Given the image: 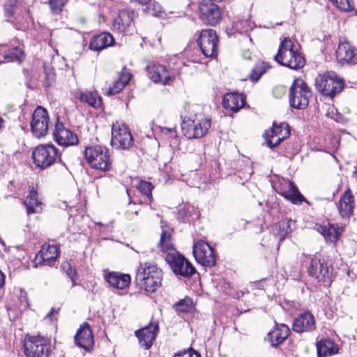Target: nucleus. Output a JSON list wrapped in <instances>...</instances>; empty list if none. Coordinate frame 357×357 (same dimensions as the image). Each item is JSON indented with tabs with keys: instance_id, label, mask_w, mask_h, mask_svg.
Masks as SVG:
<instances>
[{
	"instance_id": "nucleus-1",
	"label": "nucleus",
	"mask_w": 357,
	"mask_h": 357,
	"mask_svg": "<svg viewBox=\"0 0 357 357\" xmlns=\"http://www.w3.org/2000/svg\"><path fill=\"white\" fill-rule=\"evenodd\" d=\"M170 238V234L163 230L158 243L161 252L166 253L165 257L166 262L176 275L184 278L192 277L196 272L195 268L183 255L174 248Z\"/></svg>"
},
{
	"instance_id": "nucleus-2",
	"label": "nucleus",
	"mask_w": 357,
	"mask_h": 357,
	"mask_svg": "<svg viewBox=\"0 0 357 357\" xmlns=\"http://www.w3.org/2000/svg\"><path fill=\"white\" fill-rule=\"evenodd\" d=\"M6 21L15 29L26 31L32 22L29 6L23 0H6L3 6Z\"/></svg>"
},
{
	"instance_id": "nucleus-3",
	"label": "nucleus",
	"mask_w": 357,
	"mask_h": 357,
	"mask_svg": "<svg viewBox=\"0 0 357 357\" xmlns=\"http://www.w3.org/2000/svg\"><path fill=\"white\" fill-rule=\"evenodd\" d=\"M162 270L153 262L140 263L135 275V283L141 289L153 293L161 285Z\"/></svg>"
},
{
	"instance_id": "nucleus-4",
	"label": "nucleus",
	"mask_w": 357,
	"mask_h": 357,
	"mask_svg": "<svg viewBox=\"0 0 357 357\" xmlns=\"http://www.w3.org/2000/svg\"><path fill=\"white\" fill-rule=\"evenodd\" d=\"M274 60L280 66L293 70L302 68L305 64L303 55L297 50H294L293 42L288 38H284L280 43L278 53L274 56Z\"/></svg>"
},
{
	"instance_id": "nucleus-5",
	"label": "nucleus",
	"mask_w": 357,
	"mask_h": 357,
	"mask_svg": "<svg viewBox=\"0 0 357 357\" xmlns=\"http://www.w3.org/2000/svg\"><path fill=\"white\" fill-rule=\"evenodd\" d=\"M84 156L90 167L102 172L112 169L113 160L109 149L99 144L85 147Z\"/></svg>"
},
{
	"instance_id": "nucleus-6",
	"label": "nucleus",
	"mask_w": 357,
	"mask_h": 357,
	"mask_svg": "<svg viewBox=\"0 0 357 357\" xmlns=\"http://www.w3.org/2000/svg\"><path fill=\"white\" fill-rule=\"evenodd\" d=\"M22 349L25 357H50L52 353L50 340L40 335L26 334Z\"/></svg>"
},
{
	"instance_id": "nucleus-7",
	"label": "nucleus",
	"mask_w": 357,
	"mask_h": 357,
	"mask_svg": "<svg viewBox=\"0 0 357 357\" xmlns=\"http://www.w3.org/2000/svg\"><path fill=\"white\" fill-rule=\"evenodd\" d=\"M317 91L325 96L333 98L344 87V80L333 71L319 75L315 79Z\"/></svg>"
},
{
	"instance_id": "nucleus-8",
	"label": "nucleus",
	"mask_w": 357,
	"mask_h": 357,
	"mask_svg": "<svg viewBox=\"0 0 357 357\" xmlns=\"http://www.w3.org/2000/svg\"><path fill=\"white\" fill-rule=\"evenodd\" d=\"M211 119H207L202 113L195 114L193 118L184 119L181 124L182 131L189 139H197L204 137L211 128Z\"/></svg>"
},
{
	"instance_id": "nucleus-9",
	"label": "nucleus",
	"mask_w": 357,
	"mask_h": 357,
	"mask_svg": "<svg viewBox=\"0 0 357 357\" xmlns=\"http://www.w3.org/2000/svg\"><path fill=\"white\" fill-rule=\"evenodd\" d=\"M34 165L45 169L55 162H61V153L52 144H40L36 146L32 152Z\"/></svg>"
},
{
	"instance_id": "nucleus-10",
	"label": "nucleus",
	"mask_w": 357,
	"mask_h": 357,
	"mask_svg": "<svg viewBox=\"0 0 357 357\" xmlns=\"http://www.w3.org/2000/svg\"><path fill=\"white\" fill-rule=\"evenodd\" d=\"M312 92L307 83L302 79H295L289 89V102L291 107L304 109L309 104Z\"/></svg>"
},
{
	"instance_id": "nucleus-11",
	"label": "nucleus",
	"mask_w": 357,
	"mask_h": 357,
	"mask_svg": "<svg viewBox=\"0 0 357 357\" xmlns=\"http://www.w3.org/2000/svg\"><path fill=\"white\" fill-rule=\"evenodd\" d=\"M333 268L329 265L324 259L317 257L312 258L307 268L308 274L317 279L319 282L329 286L332 282Z\"/></svg>"
},
{
	"instance_id": "nucleus-12",
	"label": "nucleus",
	"mask_w": 357,
	"mask_h": 357,
	"mask_svg": "<svg viewBox=\"0 0 357 357\" xmlns=\"http://www.w3.org/2000/svg\"><path fill=\"white\" fill-rule=\"evenodd\" d=\"M199 17L202 22L215 26L222 18L223 9L211 0H202L199 5Z\"/></svg>"
},
{
	"instance_id": "nucleus-13",
	"label": "nucleus",
	"mask_w": 357,
	"mask_h": 357,
	"mask_svg": "<svg viewBox=\"0 0 357 357\" xmlns=\"http://www.w3.org/2000/svg\"><path fill=\"white\" fill-rule=\"evenodd\" d=\"M111 145L116 149L129 150L134 139L130 129L125 124L116 123L112 127Z\"/></svg>"
},
{
	"instance_id": "nucleus-14",
	"label": "nucleus",
	"mask_w": 357,
	"mask_h": 357,
	"mask_svg": "<svg viewBox=\"0 0 357 357\" xmlns=\"http://www.w3.org/2000/svg\"><path fill=\"white\" fill-rule=\"evenodd\" d=\"M197 44L206 57H215L218 52V37L212 29H203L197 40Z\"/></svg>"
},
{
	"instance_id": "nucleus-15",
	"label": "nucleus",
	"mask_w": 357,
	"mask_h": 357,
	"mask_svg": "<svg viewBox=\"0 0 357 357\" xmlns=\"http://www.w3.org/2000/svg\"><path fill=\"white\" fill-rule=\"evenodd\" d=\"M50 116L47 110L42 106H37L30 123L31 130L34 137L40 138L48 132Z\"/></svg>"
},
{
	"instance_id": "nucleus-16",
	"label": "nucleus",
	"mask_w": 357,
	"mask_h": 357,
	"mask_svg": "<svg viewBox=\"0 0 357 357\" xmlns=\"http://www.w3.org/2000/svg\"><path fill=\"white\" fill-rule=\"evenodd\" d=\"M290 135V127L288 123L283 122L278 124L273 123L272 128L264 132L267 145L271 149L278 146L284 139Z\"/></svg>"
},
{
	"instance_id": "nucleus-17",
	"label": "nucleus",
	"mask_w": 357,
	"mask_h": 357,
	"mask_svg": "<svg viewBox=\"0 0 357 357\" xmlns=\"http://www.w3.org/2000/svg\"><path fill=\"white\" fill-rule=\"evenodd\" d=\"M193 255L197 263L203 266L211 268L215 265V250L208 243H196L193 246Z\"/></svg>"
},
{
	"instance_id": "nucleus-18",
	"label": "nucleus",
	"mask_w": 357,
	"mask_h": 357,
	"mask_svg": "<svg viewBox=\"0 0 357 357\" xmlns=\"http://www.w3.org/2000/svg\"><path fill=\"white\" fill-rule=\"evenodd\" d=\"M158 331V321H151L149 325L135 331V335L138 339L140 347L145 350L149 349L155 340Z\"/></svg>"
},
{
	"instance_id": "nucleus-19",
	"label": "nucleus",
	"mask_w": 357,
	"mask_h": 357,
	"mask_svg": "<svg viewBox=\"0 0 357 357\" xmlns=\"http://www.w3.org/2000/svg\"><path fill=\"white\" fill-rule=\"evenodd\" d=\"M53 135L54 140L61 146H72L77 144L79 142L77 135L66 128L63 123L59 121V117H57V122L54 125Z\"/></svg>"
},
{
	"instance_id": "nucleus-20",
	"label": "nucleus",
	"mask_w": 357,
	"mask_h": 357,
	"mask_svg": "<svg viewBox=\"0 0 357 357\" xmlns=\"http://www.w3.org/2000/svg\"><path fill=\"white\" fill-rule=\"evenodd\" d=\"M276 192L294 204H300L305 199L295 184L290 181L280 182L275 188Z\"/></svg>"
},
{
	"instance_id": "nucleus-21",
	"label": "nucleus",
	"mask_w": 357,
	"mask_h": 357,
	"mask_svg": "<svg viewBox=\"0 0 357 357\" xmlns=\"http://www.w3.org/2000/svg\"><path fill=\"white\" fill-rule=\"evenodd\" d=\"M316 329L314 315L308 310L298 314L293 321L292 330L295 333H309Z\"/></svg>"
},
{
	"instance_id": "nucleus-22",
	"label": "nucleus",
	"mask_w": 357,
	"mask_h": 357,
	"mask_svg": "<svg viewBox=\"0 0 357 357\" xmlns=\"http://www.w3.org/2000/svg\"><path fill=\"white\" fill-rule=\"evenodd\" d=\"M59 255V248L56 245L44 243L34 258V263L36 265L52 264L56 261Z\"/></svg>"
},
{
	"instance_id": "nucleus-23",
	"label": "nucleus",
	"mask_w": 357,
	"mask_h": 357,
	"mask_svg": "<svg viewBox=\"0 0 357 357\" xmlns=\"http://www.w3.org/2000/svg\"><path fill=\"white\" fill-rule=\"evenodd\" d=\"M74 339L76 345L86 351H90L94 345V337L90 324L84 322L77 330Z\"/></svg>"
},
{
	"instance_id": "nucleus-24",
	"label": "nucleus",
	"mask_w": 357,
	"mask_h": 357,
	"mask_svg": "<svg viewBox=\"0 0 357 357\" xmlns=\"http://www.w3.org/2000/svg\"><path fill=\"white\" fill-rule=\"evenodd\" d=\"M149 77L155 83L167 85L173 81L174 76L170 75L167 68L158 63H153L146 67Z\"/></svg>"
},
{
	"instance_id": "nucleus-25",
	"label": "nucleus",
	"mask_w": 357,
	"mask_h": 357,
	"mask_svg": "<svg viewBox=\"0 0 357 357\" xmlns=\"http://www.w3.org/2000/svg\"><path fill=\"white\" fill-rule=\"evenodd\" d=\"M136 17H137V13L133 9L127 8L120 10L113 23L114 30L119 33L128 32L133 20Z\"/></svg>"
},
{
	"instance_id": "nucleus-26",
	"label": "nucleus",
	"mask_w": 357,
	"mask_h": 357,
	"mask_svg": "<svg viewBox=\"0 0 357 357\" xmlns=\"http://www.w3.org/2000/svg\"><path fill=\"white\" fill-rule=\"evenodd\" d=\"M336 59L341 65L354 64L357 62L355 49L347 42H340L336 50Z\"/></svg>"
},
{
	"instance_id": "nucleus-27",
	"label": "nucleus",
	"mask_w": 357,
	"mask_h": 357,
	"mask_svg": "<svg viewBox=\"0 0 357 357\" xmlns=\"http://www.w3.org/2000/svg\"><path fill=\"white\" fill-rule=\"evenodd\" d=\"M289 326L284 324H277L274 328L267 334L268 340L273 347H277L282 344L290 335Z\"/></svg>"
},
{
	"instance_id": "nucleus-28",
	"label": "nucleus",
	"mask_w": 357,
	"mask_h": 357,
	"mask_svg": "<svg viewBox=\"0 0 357 357\" xmlns=\"http://www.w3.org/2000/svg\"><path fill=\"white\" fill-rule=\"evenodd\" d=\"M339 213L343 218H349L354 213V197L350 189L341 195L338 202Z\"/></svg>"
},
{
	"instance_id": "nucleus-29",
	"label": "nucleus",
	"mask_w": 357,
	"mask_h": 357,
	"mask_svg": "<svg viewBox=\"0 0 357 357\" xmlns=\"http://www.w3.org/2000/svg\"><path fill=\"white\" fill-rule=\"evenodd\" d=\"M105 279L111 287L119 289L127 288L131 282L129 274L119 272L107 273L105 275Z\"/></svg>"
},
{
	"instance_id": "nucleus-30",
	"label": "nucleus",
	"mask_w": 357,
	"mask_h": 357,
	"mask_svg": "<svg viewBox=\"0 0 357 357\" xmlns=\"http://www.w3.org/2000/svg\"><path fill=\"white\" fill-rule=\"evenodd\" d=\"M315 229L320 233L327 242L336 243L340 235V227L329 222L316 224Z\"/></svg>"
},
{
	"instance_id": "nucleus-31",
	"label": "nucleus",
	"mask_w": 357,
	"mask_h": 357,
	"mask_svg": "<svg viewBox=\"0 0 357 357\" xmlns=\"http://www.w3.org/2000/svg\"><path fill=\"white\" fill-rule=\"evenodd\" d=\"M245 99L242 94L238 93H227L222 98V105L226 109L234 112H238L243 107Z\"/></svg>"
},
{
	"instance_id": "nucleus-32",
	"label": "nucleus",
	"mask_w": 357,
	"mask_h": 357,
	"mask_svg": "<svg viewBox=\"0 0 357 357\" xmlns=\"http://www.w3.org/2000/svg\"><path fill=\"white\" fill-rule=\"evenodd\" d=\"M132 75L126 66H123L120 72L118 78L114 82L112 86L108 89L106 93L108 96H112L121 92L123 89L128 84Z\"/></svg>"
},
{
	"instance_id": "nucleus-33",
	"label": "nucleus",
	"mask_w": 357,
	"mask_h": 357,
	"mask_svg": "<svg viewBox=\"0 0 357 357\" xmlns=\"http://www.w3.org/2000/svg\"><path fill=\"white\" fill-rule=\"evenodd\" d=\"M317 357H329L337 354L338 345L330 338H323L316 343Z\"/></svg>"
},
{
	"instance_id": "nucleus-34",
	"label": "nucleus",
	"mask_w": 357,
	"mask_h": 357,
	"mask_svg": "<svg viewBox=\"0 0 357 357\" xmlns=\"http://www.w3.org/2000/svg\"><path fill=\"white\" fill-rule=\"evenodd\" d=\"M114 39L112 34L107 32L101 33L93 37L89 43V48L94 51H100L113 45Z\"/></svg>"
},
{
	"instance_id": "nucleus-35",
	"label": "nucleus",
	"mask_w": 357,
	"mask_h": 357,
	"mask_svg": "<svg viewBox=\"0 0 357 357\" xmlns=\"http://www.w3.org/2000/svg\"><path fill=\"white\" fill-rule=\"evenodd\" d=\"M22 204L26 206V213L28 215L38 213L41 211V202L38 197V192L33 188L30 190L29 195L22 201Z\"/></svg>"
},
{
	"instance_id": "nucleus-36",
	"label": "nucleus",
	"mask_w": 357,
	"mask_h": 357,
	"mask_svg": "<svg viewBox=\"0 0 357 357\" xmlns=\"http://www.w3.org/2000/svg\"><path fill=\"white\" fill-rule=\"evenodd\" d=\"M76 97L79 98L80 101L87 103L89 106L95 109L100 108L102 105V98L96 91H79L77 93Z\"/></svg>"
},
{
	"instance_id": "nucleus-37",
	"label": "nucleus",
	"mask_w": 357,
	"mask_h": 357,
	"mask_svg": "<svg viewBox=\"0 0 357 357\" xmlns=\"http://www.w3.org/2000/svg\"><path fill=\"white\" fill-rule=\"evenodd\" d=\"M130 2L144 6L143 11L151 16H159L164 12L162 7L155 0H130Z\"/></svg>"
},
{
	"instance_id": "nucleus-38",
	"label": "nucleus",
	"mask_w": 357,
	"mask_h": 357,
	"mask_svg": "<svg viewBox=\"0 0 357 357\" xmlns=\"http://www.w3.org/2000/svg\"><path fill=\"white\" fill-rule=\"evenodd\" d=\"M291 223L290 220H282L272 227L273 234L278 238L280 242L282 241L291 231Z\"/></svg>"
},
{
	"instance_id": "nucleus-39",
	"label": "nucleus",
	"mask_w": 357,
	"mask_h": 357,
	"mask_svg": "<svg viewBox=\"0 0 357 357\" xmlns=\"http://www.w3.org/2000/svg\"><path fill=\"white\" fill-rule=\"evenodd\" d=\"M3 58L6 62L22 63L25 59L24 51L20 47H14L3 52Z\"/></svg>"
},
{
	"instance_id": "nucleus-40",
	"label": "nucleus",
	"mask_w": 357,
	"mask_h": 357,
	"mask_svg": "<svg viewBox=\"0 0 357 357\" xmlns=\"http://www.w3.org/2000/svg\"><path fill=\"white\" fill-rule=\"evenodd\" d=\"M173 307L178 313H190L195 310L192 300L188 296L176 303Z\"/></svg>"
},
{
	"instance_id": "nucleus-41",
	"label": "nucleus",
	"mask_w": 357,
	"mask_h": 357,
	"mask_svg": "<svg viewBox=\"0 0 357 357\" xmlns=\"http://www.w3.org/2000/svg\"><path fill=\"white\" fill-rule=\"evenodd\" d=\"M153 188L154 186L151 182L143 180H139L136 184V188L148 199L150 203L153 200L152 195Z\"/></svg>"
},
{
	"instance_id": "nucleus-42",
	"label": "nucleus",
	"mask_w": 357,
	"mask_h": 357,
	"mask_svg": "<svg viewBox=\"0 0 357 357\" xmlns=\"http://www.w3.org/2000/svg\"><path fill=\"white\" fill-rule=\"evenodd\" d=\"M44 74L45 80L43 82V86L47 91L51 87L55 82L56 74L54 69L51 67L45 66H44Z\"/></svg>"
},
{
	"instance_id": "nucleus-43",
	"label": "nucleus",
	"mask_w": 357,
	"mask_h": 357,
	"mask_svg": "<svg viewBox=\"0 0 357 357\" xmlns=\"http://www.w3.org/2000/svg\"><path fill=\"white\" fill-rule=\"evenodd\" d=\"M61 268L70 279L72 287H75L76 285V280H77L76 269L73 268L68 261H63L61 265Z\"/></svg>"
},
{
	"instance_id": "nucleus-44",
	"label": "nucleus",
	"mask_w": 357,
	"mask_h": 357,
	"mask_svg": "<svg viewBox=\"0 0 357 357\" xmlns=\"http://www.w3.org/2000/svg\"><path fill=\"white\" fill-rule=\"evenodd\" d=\"M266 68L264 63H258L252 69L249 78L253 82H257L261 75L266 73Z\"/></svg>"
},
{
	"instance_id": "nucleus-45",
	"label": "nucleus",
	"mask_w": 357,
	"mask_h": 357,
	"mask_svg": "<svg viewBox=\"0 0 357 357\" xmlns=\"http://www.w3.org/2000/svg\"><path fill=\"white\" fill-rule=\"evenodd\" d=\"M68 0H48V4L52 13L54 15L59 14Z\"/></svg>"
},
{
	"instance_id": "nucleus-46",
	"label": "nucleus",
	"mask_w": 357,
	"mask_h": 357,
	"mask_svg": "<svg viewBox=\"0 0 357 357\" xmlns=\"http://www.w3.org/2000/svg\"><path fill=\"white\" fill-rule=\"evenodd\" d=\"M331 1L337 8L343 11H349L354 8L351 0H331Z\"/></svg>"
},
{
	"instance_id": "nucleus-47",
	"label": "nucleus",
	"mask_w": 357,
	"mask_h": 357,
	"mask_svg": "<svg viewBox=\"0 0 357 357\" xmlns=\"http://www.w3.org/2000/svg\"><path fill=\"white\" fill-rule=\"evenodd\" d=\"M173 357H201V355L198 351L190 347L176 353Z\"/></svg>"
},
{
	"instance_id": "nucleus-48",
	"label": "nucleus",
	"mask_w": 357,
	"mask_h": 357,
	"mask_svg": "<svg viewBox=\"0 0 357 357\" xmlns=\"http://www.w3.org/2000/svg\"><path fill=\"white\" fill-rule=\"evenodd\" d=\"M5 283V275L0 270V288L3 286Z\"/></svg>"
},
{
	"instance_id": "nucleus-49",
	"label": "nucleus",
	"mask_w": 357,
	"mask_h": 357,
	"mask_svg": "<svg viewBox=\"0 0 357 357\" xmlns=\"http://www.w3.org/2000/svg\"><path fill=\"white\" fill-rule=\"evenodd\" d=\"M173 131H174V130L172 128H163L162 129V132L165 134H169Z\"/></svg>"
},
{
	"instance_id": "nucleus-50",
	"label": "nucleus",
	"mask_w": 357,
	"mask_h": 357,
	"mask_svg": "<svg viewBox=\"0 0 357 357\" xmlns=\"http://www.w3.org/2000/svg\"><path fill=\"white\" fill-rule=\"evenodd\" d=\"M53 311H54V308L52 307L50 312L47 314V317L51 319L52 315L53 314Z\"/></svg>"
},
{
	"instance_id": "nucleus-51",
	"label": "nucleus",
	"mask_w": 357,
	"mask_h": 357,
	"mask_svg": "<svg viewBox=\"0 0 357 357\" xmlns=\"http://www.w3.org/2000/svg\"><path fill=\"white\" fill-rule=\"evenodd\" d=\"M354 176L355 177V178L357 180V168L356 169V170L354 172Z\"/></svg>"
},
{
	"instance_id": "nucleus-52",
	"label": "nucleus",
	"mask_w": 357,
	"mask_h": 357,
	"mask_svg": "<svg viewBox=\"0 0 357 357\" xmlns=\"http://www.w3.org/2000/svg\"><path fill=\"white\" fill-rule=\"evenodd\" d=\"M59 310H60V307H59V308H58V309H56H56H54V311H53V314H54V313H55V314H58V313H59Z\"/></svg>"
},
{
	"instance_id": "nucleus-53",
	"label": "nucleus",
	"mask_w": 357,
	"mask_h": 357,
	"mask_svg": "<svg viewBox=\"0 0 357 357\" xmlns=\"http://www.w3.org/2000/svg\"><path fill=\"white\" fill-rule=\"evenodd\" d=\"M0 243L2 245L5 246V243L1 238H0Z\"/></svg>"
},
{
	"instance_id": "nucleus-54",
	"label": "nucleus",
	"mask_w": 357,
	"mask_h": 357,
	"mask_svg": "<svg viewBox=\"0 0 357 357\" xmlns=\"http://www.w3.org/2000/svg\"><path fill=\"white\" fill-rule=\"evenodd\" d=\"M126 192H127V194L128 195V196L130 197V194H129V190H128V189H126Z\"/></svg>"
}]
</instances>
